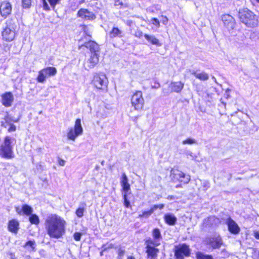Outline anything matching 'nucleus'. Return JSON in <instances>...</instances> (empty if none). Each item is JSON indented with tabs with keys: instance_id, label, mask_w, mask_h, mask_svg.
I'll return each instance as SVG.
<instances>
[{
	"instance_id": "obj_1",
	"label": "nucleus",
	"mask_w": 259,
	"mask_h": 259,
	"mask_svg": "<svg viewBox=\"0 0 259 259\" xmlns=\"http://www.w3.org/2000/svg\"><path fill=\"white\" fill-rule=\"evenodd\" d=\"M67 223L61 216L53 213L45 220L44 226L47 234L52 239L62 238L66 233Z\"/></svg>"
},
{
	"instance_id": "obj_2",
	"label": "nucleus",
	"mask_w": 259,
	"mask_h": 259,
	"mask_svg": "<svg viewBox=\"0 0 259 259\" xmlns=\"http://www.w3.org/2000/svg\"><path fill=\"white\" fill-rule=\"evenodd\" d=\"M237 17L239 22L248 28H255L258 26V16L247 8L239 9Z\"/></svg>"
},
{
	"instance_id": "obj_3",
	"label": "nucleus",
	"mask_w": 259,
	"mask_h": 259,
	"mask_svg": "<svg viewBox=\"0 0 259 259\" xmlns=\"http://www.w3.org/2000/svg\"><path fill=\"white\" fill-rule=\"evenodd\" d=\"M153 239L149 237L144 240L145 249L151 254L159 252V249L157 248L160 245V240L162 238L160 230L158 228H154L151 231Z\"/></svg>"
},
{
	"instance_id": "obj_4",
	"label": "nucleus",
	"mask_w": 259,
	"mask_h": 259,
	"mask_svg": "<svg viewBox=\"0 0 259 259\" xmlns=\"http://www.w3.org/2000/svg\"><path fill=\"white\" fill-rule=\"evenodd\" d=\"M108 83L107 77L103 72L95 73L91 81V84L94 90L98 92H107Z\"/></svg>"
},
{
	"instance_id": "obj_5",
	"label": "nucleus",
	"mask_w": 259,
	"mask_h": 259,
	"mask_svg": "<svg viewBox=\"0 0 259 259\" xmlns=\"http://www.w3.org/2000/svg\"><path fill=\"white\" fill-rule=\"evenodd\" d=\"M170 177L173 183H178L177 188L182 187L183 186L189 183L191 180L190 175L184 173L178 169H172L170 171Z\"/></svg>"
},
{
	"instance_id": "obj_6",
	"label": "nucleus",
	"mask_w": 259,
	"mask_h": 259,
	"mask_svg": "<svg viewBox=\"0 0 259 259\" xmlns=\"http://www.w3.org/2000/svg\"><path fill=\"white\" fill-rule=\"evenodd\" d=\"M14 157L11 138L9 136H6L4 139L3 143L0 145V157L11 159Z\"/></svg>"
},
{
	"instance_id": "obj_7",
	"label": "nucleus",
	"mask_w": 259,
	"mask_h": 259,
	"mask_svg": "<svg viewBox=\"0 0 259 259\" xmlns=\"http://www.w3.org/2000/svg\"><path fill=\"white\" fill-rule=\"evenodd\" d=\"M6 24V27L2 32V39L6 41L10 42L15 37L16 25L13 19L8 20Z\"/></svg>"
},
{
	"instance_id": "obj_8",
	"label": "nucleus",
	"mask_w": 259,
	"mask_h": 259,
	"mask_svg": "<svg viewBox=\"0 0 259 259\" xmlns=\"http://www.w3.org/2000/svg\"><path fill=\"white\" fill-rule=\"evenodd\" d=\"M130 101L135 110L141 111L144 109L145 100L141 91H135L131 96Z\"/></svg>"
},
{
	"instance_id": "obj_9",
	"label": "nucleus",
	"mask_w": 259,
	"mask_h": 259,
	"mask_svg": "<svg viewBox=\"0 0 259 259\" xmlns=\"http://www.w3.org/2000/svg\"><path fill=\"white\" fill-rule=\"evenodd\" d=\"M20 116L14 118L10 114L9 112H6V115L1 122L2 127L7 128L9 133L14 132L16 131V126L14 123L18 122L20 120Z\"/></svg>"
},
{
	"instance_id": "obj_10",
	"label": "nucleus",
	"mask_w": 259,
	"mask_h": 259,
	"mask_svg": "<svg viewBox=\"0 0 259 259\" xmlns=\"http://www.w3.org/2000/svg\"><path fill=\"white\" fill-rule=\"evenodd\" d=\"M83 133V128L81 125V119L77 118L75 121L73 127L69 128L67 133V138L68 140L75 141L76 138Z\"/></svg>"
},
{
	"instance_id": "obj_11",
	"label": "nucleus",
	"mask_w": 259,
	"mask_h": 259,
	"mask_svg": "<svg viewBox=\"0 0 259 259\" xmlns=\"http://www.w3.org/2000/svg\"><path fill=\"white\" fill-rule=\"evenodd\" d=\"M175 259H184L191 255V249L186 243H181L175 246L174 249Z\"/></svg>"
},
{
	"instance_id": "obj_12",
	"label": "nucleus",
	"mask_w": 259,
	"mask_h": 259,
	"mask_svg": "<svg viewBox=\"0 0 259 259\" xmlns=\"http://www.w3.org/2000/svg\"><path fill=\"white\" fill-rule=\"evenodd\" d=\"M57 72V69L55 67H45L38 71L36 80L38 82L44 83L47 78L56 75Z\"/></svg>"
},
{
	"instance_id": "obj_13",
	"label": "nucleus",
	"mask_w": 259,
	"mask_h": 259,
	"mask_svg": "<svg viewBox=\"0 0 259 259\" xmlns=\"http://www.w3.org/2000/svg\"><path fill=\"white\" fill-rule=\"evenodd\" d=\"M205 243L212 249L220 248L223 245V241L220 235L209 236L205 238Z\"/></svg>"
},
{
	"instance_id": "obj_14",
	"label": "nucleus",
	"mask_w": 259,
	"mask_h": 259,
	"mask_svg": "<svg viewBox=\"0 0 259 259\" xmlns=\"http://www.w3.org/2000/svg\"><path fill=\"white\" fill-rule=\"evenodd\" d=\"M12 5L9 0L0 3V15L4 19L7 18L12 13Z\"/></svg>"
},
{
	"instance_id": "obj_15",
	"label": "nucleus",
	"mask_w": 259,
	"mask_h": 259,
	"mask_svg": "<svg viewBox=\"0 0 259 259\" xmlns=\"http://www.w3.org/2000/svg\"><path fill=\"white\" fill-rule=\"evenodd\" d=\"M83 47L88 49L91 54H99L100 51V46L98 43L94 40H90L86 41L83 44L79 45L78 49H81Z\"/></svg>"
},
{
	"instance_id": "obj_16",
	"label": "nucleus",
	"mask_w": 259,
	"mask_h": 259,
	"mask_svg": "<svg viewBox=\"0 0 259 259\" xmlns=\"http://www.w3.org/2000/svg\"><path fill=\"white\" fill-rule=\"evenodd\" d=\"M76 15L77 17L87 21H93L96 18V15L93 12L85 8L80 9Z\"/></svg>"
},
{
	"instance_id": "obj_17",
	"label": "nucleus",
	"mask_w": 259,
	"mask_h": 259,
	"mask_svg": "<svg viewBox=\"0 0 259 259\" xmlns=\"http://www.w3.org/2000/svg\"><path fill=\"white\" fill-rule=\"evenodd\" d=\"M99 54H91L90 57L85 60L83 66L86 70L94 68L99 63Z\"/></svg>"
},
{
	"instance_id": "obj_18",
	"label": "nucleus",
	"mask_w": 259,
	"mask_h": 259,
	"mask_svg": "<svg viewBox=\"0 0 259 259\" xmlns=\"http://www.w3.org/2000/svg\"><path fill=\"white\" fill-rule=\"evenodd\" d=\"M222 20L224 26L229 30H233L235 28L236 21L234 18L230 14H225L222 16Z\"/></svg>"
},
{
	"instance_id": "obj_19",
	"label": "nucleus",
	"mask_w": 259,
	"mask_h": 259,
	"mask_svg": "<svg viewBox=\"0 0 259 259\" xmlns=\"http://www.w3.org/2000/svg\"><path fill=\"white\" fill-rule=\"evenodd\" d=\"M164 207V205L163 204H154L149 209L143 211L142 213L138 215V218L140 219H148L155 210L157 209H162Z\"/></svg>"
},
{
	"instance_id": "obj_20",
	"label": "nucleus",
	"mask_w": 259,
	"mask_h": 259,
	"mask_svg": "<svg viewBox=\"0 0 259 259\" xmlns=\"http://www.w3.org/2000/svg\"><path fill=\"white\" fill-rule=\"evenodd\" d=\"M2 103L5 107H11L14 102V96L12 92H7L1 95Z\"/></svg>"
},
{
	"instance_id": "obj_21",
	"label": "nucleus",
	"mask_w": 259,
	"mask_h": 259,
	"mask_svg": "<svg viewBox=\"0 0 259 259\" xmlns=\"http://www.w3.org/2000/svg\"><path fill=\"white\" fill-rule=\"evenodd\" d=\"M226 224L230 233L234 235L239 234L240 229L238 224L231 217L227 219Z\"/></svg>"
},
{
	"instance_id": "obj_22",
	"label": "nucleus",
	"mask_w": 259,
	"mask_h": 259,
	"mask_svg": "<svg viewBox=\"0 0 259 259\" xmlns=\"http://www.w3.org/2000/svg\"><path fill=\"white\" fill-rule=\"evenodd\" d=\"M121 191L123 194H128L131 190V185L128 183V178L125 173H122L120 178Z\"/></svg>"
},
{
	"instance_id": "obj_23",
	"label": "nucleus",
	"mask_w": 259,
	"mask_h": 259,
	"mask_svg": "<svg viewBox=\"0 0 259 259\" xmlns=\"http://www.w3.org/2000/svg\"><path fill=\"white\" fill-rule=\"evenodd\" d=\"M15 210L17 214L20 215L29 216L33 212L32 207L27 204H23L21 208H20L19 206L15 207Z\"/></svg>"
},
{
	"instance_id": "obj_24",
	"label": "nucleus",
	"mask_w": 259,
	"mask_h": 259,
	"mask_svg": "<svg viewBox=\"0 0 259 259\" xmlns=\"http://www.w3.org/2000/svg\"><path fill=\"white\" fill-rule=\"evenodd\" d=\"M7 228L9 232L15 234H17L20 228L19 222L15 219L9 220L8 223Z\"/></svg>"
},
{
	"instance_id": "obj_25",
	"label": "nucleus",
	"mask_w": 259,
	"mask_h": 259,
	"mask_svg": "<svg viewBox=\"0 0 259 259\" xmlns=\"http://www.w3.org/2000/svg\"><path fill=\"white\" fill-rule=\"evenodd\" d=\"M184 83L181 81H171L169 85L171 92L180 93L183 89Z\"/></svg>"
},
{
	"instance_id": "obj_26",
	"label": "nucleus",
	"mask_w": 259,
	"mask_h": 259,
	"mask_svg": "<svg viewBox=\"0 0 259 259\" xmlns=\"http://www.w3.org/2000/svg\"><path fill=\"white\" fill-rule=\"evenodd\" d=\"M110 38H114L116 37L121 38L123 37V31L118 27L114 26L108 33Z\"/></svg>"
},
{
	"instance_id": "obj_27",
	"label": "nucleus",
	"mask_w": 259,
	"mask_h": 259,
	"mask_svg": "<svg viewBox=\"0 0 259 259\" xmlns=\"http://www.w3.org/2000/svg\"><path fill=\"white\" fill-rule=\"evenodd\" d=\"M42 3V7L44 10L48 11L51 10L46 0H41ZM53 9H54L57 4L59 3L61 0H48Z\"/></svg>"
},
{
	"instance_id": "obj_28",
	"label": "nucleus",
	"mask_w": 259,
	"mask_h": 259,
	"mask_svg": "<svg viewBox=\"0 0 259 259\" xmlns=\"http://www.w3.org/2000/svg\"><path fill=\"white\" fill-rule=\"evenodd\" d=\"M163 219L165 223L169 226L175 225L177 221V218L173 214L170 213L164 214Z\"/></svg>"
},
{
	"instance_id": "obj_29",
	"label": "nucleus",
	"mask_w": 259,
	"mask_h": 259,
	"mask_svg": "<svg viewBox=\"0 0 259 259\" xmlns=\"http://www.w3.org/2000/svg\"><path fill=\"white\" fill-rule=\"evenodd\" d=\"M144 37L146 40L152 45L157 46H160L161 45V43H160L159 40L154 35L145 34Z\"/></svg>"
},
{
	"instance_id": "obj_30",
	"label": "nucleus",
	"mask_w": 259,
	"mask_h": 259,
	"mask_svg": "<svg viewBox=\"0 0 259 259\" xmlns=\"http://www.w3.org/2000/svg\"><path fill=\"white\" fill-rule=\"evenodd\" d=\"M192 74L197 79L201 81H206L208 79L209 75L207 73L202 72L199 73H197L195 71L192 72Z\"/></svg>"
},
{
	"instance_id": "obj_31",
	"label": "nucleus",
	"mask_w": 259,
	"mask_h": 259,
	"mask_svg": "<svg viewBox=\"0 0 259 259\" xmlns=\"http://www.w3.org/2000/svg\"><path fill=\"white\" fill-rule=\"evenodd\" d=\"M29 221L31 224L35 225H38L40 222L38 216L35 213H31V214L29 215Z\"/></svg>"
},
{
	"instance_id": "obj_32",
	"label": "nucleus",
	"mask_w": 259,
	"mask_h": 259,
	"mask_svg": "<svg viewBox=\"0 0 259 259\" xmlns=\"http://www.w3.org/2000/svg\"><path fill=\"white\" fill-rule=\"evenodd\" d=\"M218 218L215 216H209L204 220V223L205 224V226L209 227L212 226V222L214 221Z\"/></svg>"
},
{
	"instance_id": "obj_33",
	"label": "nucleus",
	"mask_w": 259,
	"mask_h": 259,
	"mask_svg": "<svg viewBox=\"0 0 259 259\" xmlns=\"http://www.w3.org/2000/svg\"><path fill=\"white\" fill-rule=\"evenodd\" d=\"M196 259H213L211 255L204 254L201 252H197L196 253Z\"/></svg>"
},
{
	"instance_id": "obj_34",
	"label": "nucleus",
	"mask_w": 259,
	"mask_h": 259,
	"mask_svg": "<svg viewBox=\"0 0 259 259\" xmlns=\"http://www.w3.org/2000/svg\"><path fill=\"white\" fill-rule=\"evenodd\" d=\"M24 247H29L31 249V250L35 251L36 243L34 240H29L25 243V244L24 245Z\"/></svg>"
},
{
	"instance_id": "obj_35",
	"label": "nucleus",
	"mask_w": 259,
	"mask_h": 259,
	"mask_svg": "<svg viewBox=\"0 0 259 259\" xmlns=\"http://www.w3.org/2000/svg\"><path fill=\"white\" fill-rule=\"evenodd\" d=\"M145 252L146 254L147 259H157L158 255L159 252L155 253V254H151L147 251V249H145Z\"/></svg>"
},
{
	"instance_id": "obj_36",
	"label": "nucleus",
	"mask_w": 259,
	"mask_h": 259,
	"mask_svg": "<svg viewBox=\"0 0 259 259\" xmlns=\"http://www.w3.org/2000/svg\"><path fill=\"white\" fill-rule=\"evenodd\" d=\"M123 204H124V206L126 208H132V206L131 205L130 202L127 199V194H123Z\"/></svg>"
},
{
	"instance_id": "obj_37",
	"label": "nucleus",
	"mask_w": 259,
	"mask_h": 259,
	"mask_svg": "<svg viewBox=\"0 0 259 259\" xmlns=\"http://www.w3.org/2000/svg\"><path fill=\"white\" fill-rule=\"evenodd\" d=\"M84 210L83 207H78L75 210V214L78 218H81L84 215Z\"/></svg>"
},
{
	"instance_id": "obj_38",
	"label": "nucleus",
	"mask_w": 259,
	"mask_h": 259,
	"mask_svg": "<svg viewBox=\"0 0 259 259\" xmlns=\"http://www.w3.org/2000/svg\"><path fill=\"white\" fill-rule=\"evenodd\" d=\"M32 0H22V5L23 8H29L31 6Z\"/></svg>"
},
{
	"instance_id": "obj_39",
	"label": "nucleus",
	"mask_w": 259,
	"mask_h": 259,
	"mask_svg": "<svg viewBox=\"0 0 259 259\" xmlns=\"http://www.w3.org/2000/svg\"><path fill=\"white\" fill-rule=\"evenodd\" d=\"M195 143H196V141L194 139L190 138H187L186 139H185L182 141V144H184V145H185V144L191 145V144H193Z\"/></svg>"
},
{
	"instance_id": "obj_40",
	"label": "nucleus",
	"mask_w": 259,
	"mask_h": 259,
	"mask_svg": "<svg viewBox=\"0 0 259 259\" xmlns=\"http://www.w3.org/2000/svg\"><path fill=\"white\" fill-rule=\"evenodd\" d=\"M151 22L156 28H159L160 23L159 20L157 18H152L151 19Z\"/></svg>"
},
{
	"instance_id": "obj_41",
	"label": "nucleus",
	"mask_w": 259,
	"mask_h": 259,
	"mask_svg": "<svg viewBox=\"0 0 259 259\" xmlns=\"http://www.w3.org/2000/svg\"><path fill=\"white\" fill-rule=\"evenodd\" d=\"M82 236V233L78 232H76L73 234V238L74 240L76 241H79L81 239V237Z\"/></svg>"
},
{
	"instance_id": "obj_42",
	"label": "nucleus",
	"mask_w": 259,
	"mask_h": 259,
	"mask_svg": "<svg viewBox=\"0 0 259 259\" xmlns=\"http://www.w3.org/2000/svg\"><path fill=\"white\" fill-rule=\"evenodd\" d=\"M134 35L135 37L139 38L142 37L143 36H144V34H143V33L140 30H138L136 31L135 32Z\"/></svg>"
},
{
	"instance_id": "obj_43",
	"label": "nucleus",
	"mask_w": 259,
	"mask_h": 259,
	"mask_svg": "<svg viewBox=\"0 0 259 259\" xmlns=\"http://www.w3.org/2000/svg\"><path fill=\"white\" fill-rule=\"evenodd\" d=\"M125 251L122 248H119L117 250V254L118 257H122L125 254Z\"/></svg>"
},
{
	"instance_id": "obj_44",
	"label": "nucleus",
	"mask_w": 259,
	"mask_h": 259,
	"mask_svg": "<svg viewBox=\"0 0 259 259\" xmlns=\"http://www.w3.org/2000/svg\"><path fill=\"white\" fill-rule=\"evenodd\" d=\"M160 17L161 18L162 23L164 25H167L168 21L167 17L163 15H161Z\"/></svg>"
},
{
	"instance_id": "obj_45",
	"label": "nucleus",
	"mask_w": 259,
	"mask_h": 259,
	"mask_svg": "<svg viewBox=\"0 0 259 259\" xmlns=\"http://www.w3.org/2000/svg\"><path fill=\"white\" fill-rule=\"evenodd\" d=\"M58 163L60 166H63L65 164V161L64 160H63V159H62L60 157H58Z\"/></svg>"
},
{
	"instance_id": "obj_46",
	"label": "nucleus",
	"mask_w": 259,
	"mask_h": 259,
	"mask_svg": "<svg viewBox=\"0 0 259 259\" xmlns=\"http://www.w3.org/2000/svg\"><path fill=\"white\" fill-rule=\"evenodd\" d=\"M167 199L168 200H173V199H175V197L173 195H168L167 197Z\"/></svg>"
},
{
	"instance_id": "obj_47",
	"label": "nucleus",
	"mask_w": 259,
	"mask_h": 259,
	"mask_svg": "<svg viewBox=\"0 0 259 259\" xmlns=\"http://www.w3.org/2000/svg\"><path fill=\"white\" fill-rule=\"evenodd\" d=\"M126 259H136V257L133 255L127 256Z\"/></svg>"
},
{
	"instance_id": "obj_48",
	"label": "nucleus",
	"mask_w": 259,
	"mask_h": 259,
	"mask_svg": "<svg viewBox=\"0 0 259 259\" xmlns=\"http://www.w3.org/2000/svg\"><path fill=\"white\" fill-rule=\"evenodd\" d=\"M255 238L258 239H259V233H256L255 235Z\"/></svg>"
},
{
	"instance_id": "obj_49",
	"label": "nucleus",
	"mask_w": 259,
	"mask_h": 259,
	"mask_svg": "<svg viewBox=\"0 0 259 259\" xmlns=\"http://www.w3.org/2000/svg\"><path fill=\"white\" fill-rule=\"evenodd\" d=\"M82 27L83 28L84 31H85V29L87 28V26L83 25H82Z\"/></svg>"
},
{
	"instance_id": "obj_50",
	"label": "nucleus",
	"mask_w": 259,
	"mask_h": 259,
	"mask_svg": "<svg viewBox=\"0 0 259 259\" xmlns=\"http://www.w3.org/2000/svg\"><path fill=\"white\" fill-rule=\"evenodd\" d=\"M256 3H259V0H254Z\"/></svg>"
},
{
	"instance_id": "obj_51",
	"label": "nucleus",
	"mask_w": 259,
	"mask_h": 259,
	"mask_svg": "<svg viewBox=\"0 0 259 259\" xmlns=\"http://www.w3.org/2000/svg\"><path fill=\"white\" fill-rule=\"evenodd\" d=\"M87 35L89 37H92V35L91 34H87Z\"/></svg>"
},
{
	"instance_id": "obj_52",
	"label": "nucleus",
	"mask_w": 259,
	"mask_h": 259,
	"mask_svg": "<svg viewBox=\"0 0 259 259\" xmlns=\"http://www.w3.org/2000/svg\"><path fill=\"white\" fill-rule=\"evenodd\" d=\"M82 204L83 205H84V206H85V203H82Z\"/></svg>"
}]
</instances>
